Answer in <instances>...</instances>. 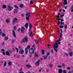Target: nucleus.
Wrapping results in <instances>:
<instances>
[{
	"instance_id": "56",
	"label": "nucleus",
	"mask_w": 73,
	"mask_h": 73,
	"mask_svg": "<svg viewBox=\"0 0 73 73\" xmlns=\"http://www.w3.org/2000/svg\"><path fill=\"white\" fill-rule=\"evenodd\" d=\"M60 31L62 33H63V32L62 31V30L61 29H60Z\"/></svg>"
},
{
	"instance_id": "58",
	"label": "nucleus",
	"mask_w": 73,
	"mask_h": 73,
	"mask_svg": "<svg viewBox=\"0 0 73 73\" xmlns=\"http://www.w3.org/2000/svg\"><path fill=\"white\" fill-rule=\"evenodd\" d=\"M20 29L19 28L17 29L18 31H20Z\"/></svg>"
},
{
	"instance_id": "11",
	"label": "nucleus",
	"mask_w": 73,
	"mask_h": 73,
	"mask_svg": "<svg viewBox=\"0 0 73 73\" xmlns=\"http://www.w3.org/2000/svg\"><path fill=\"white\" fill-rule=\"evenodd\" d=\"M62 69L60 68L58 70V73H62Z\"/></svg>"
},
{
	"instance_id": "3",
	"label": "nucleus",
	"mask_w": 73,
	"mask_h": 73,
	"mask_svg": "<svg viewBox=\"0 0 73 73\" xmlns=\"http://www.w3.org/2000/svg\"><path fill=\"white\" fill-rule=\"evenodd\" d=\"M29 14V15L28 17H26V20L27 21H29V17H31V14H30V13H27L26 14V16H28V15Z\"/></svg>"
},
{
	"instance_id": "40",
	"label": "nucleus",
	"mask_w": 73,
	"mask_h": 73,
	"mask_svg": "<svg viewBox=\"0 0 73 73\" xmlns=\"http://www.w3.org/2000/svg\"><path fill=\"white\" fill-rule=\"evenodd\" d=\"M49 66H50V67H52V66H53V64H50Z\"/></svg>"
},
{
	"instance_id": "19",
	"label": "nucleus",
	"mask_w": 73,
	"mask_h": 73,
	"mask_svg": "<svg viewBox=\"0 0 73 73\" xmlns=\"http://www.w3.org/2000/svg\"><path fill=\"white\" fill-rule=\"evenodd\" d=\"M30 36L31 37H33V34H32V32H31L30 33Z\"/></svg>"
},
{
	"instance_id": "52",
	"label": "nucleus",
	"mask_w": 73,
	"mask_h": 73,
	"mask_svg": "<svg viewBox=\"0 0 73 73\" xmlns=\"http://www.w3.org/2000/svg\"><path fill=\"white\" fill-rule=\"evenodd\" d=\"M56 17H57V19H58V18H59V17H60V16H59V15H58V16L57 15L56 16Z\"/></svg>"
},
{
	"instance_id": "1",
	"label": "nucleus",
	"mask_w": 73,
	"mask_h": 73,
	"mask_svg": "<svg viewBox=\"0 0 73 73\" xmlns=\"http://www.w3.org/2000/svg\"><path fill=\"white\" fill-rule=\"evenodd\" d=\"M58 43H55V44H54L53 45V46L54 49V50H55L56 52H57V51L58 49L57 50L56 49L58 48Z\"/></svg>"
},
{
	"instance_id": "4",
	"label": "nucleus",
	"mask_w": 73,
	"mask_h": 73,
	"mask_svg": "<svg viewBox=\"0 0 73 73\" xmlns=\"http://www.w3.org/2000/svg\"><path fill=\"white\" fill-rule=\"evenodd\" d=\"M7 8L8 11H12L13 9V8L12 7L10 6L9 5H7Z\"/></svg>"
},
{
	"instance_id": "23",
	"label": "nucleus",
	"mask_w": 73,
	"mask_h": 73,
	"mask_svg": "<svg viewBox=\"0 0 73 73\" xmlns=\"http://www.w3.org/2000/svg\"><path fill=\"white\" fill-rule=\"evenodd\" d=\"M43 58H44L46 60V59H47V56H46L45 55L44 56Z\"/></svg>"
},
{
	"instance_id": "25",
	"label": "nucleus",
	"mask_w": 73,
	"mask_h": 73,
	"mask_svg": "<svg viewBox=\"0 0 73 73\" xmlns=\"http://www.w3.org/2000/svg\"><path fill=\"white\" fill-rule=\"evenodd\" d=\"M59 27L60 28H64V26L60 25L59 26Z\"/></svg>"
},
{
	"instance_id": "49",
	"label": "nucleus",
	"mask_w": 73,
	"mask_h": 73,
	"mask_svg": "<svg viewBox=\"0 0 73 73\" xmlns=\"http://www.w3.org/2000/svg\"><path fill=\"white\" fill-rule=\"evenodd\" d=\"M2 45H5V43L4 42H2Z\"/></svg>"
},
{
	"instance_id": "33",
	"label": "nucleus",
	"mask_w": 73,
	"mask_h": 73,
	"mask_svg": "<svg viewBox=\"0 0 73 73\" xmlns=\"http://www.w3.org/2000/svg\"><path fill=\"white\" fill-rule=\"evenodd\" d=\"M31 47L30 45H29L27 46V49H29Z\"/></svg>"
},
{
	"instance_id": "16",
	"label": "nucleus",
	"mask_w": 73,
	"mask_h": 73,
	"mask_svg": "<svg viewBox=\"0 0 73 73\" xmlns=\"http://www.w3.org/2000/svg\"><path fill=\"white\" fill-rule=\"evenodd\" d=\"M69 54L70 56V57L72 56H73V52H70L69 53Z\"/></svg>"
},
{
	"instance_id": "46",
	"label": "nucleus",
	"mask_w": 73,
	"mask_h": 73,
	"mask_svg": "<svg viewBox=\"0 0 73 73\" xmlns=\"http://www.w3.org/2000/svg\"><path fill=\"white\" fill-rule=\"evenodd\" d=\"M2 53H3V55H5V52H2Z\"/></svg>"
},
{
	"instance_id": "29",
	"label": "nucleus",
	"mask_w": 73,
	"mask_h": 73,
	"mask_svg": "<svg viewBox=\"0 0 73 73\" xmlns=\"http://www.w3.org/2000/svg\"><path fill=\"white\" fill-rule=\"evenodd\" d=\"M4 65L5 66L6 65H7V62H4Z\"/></svg>"
},
{
	"instance_id": "32",
	"label": "nucleus",
	"mask_w": 73,
	"mask_h": 73,
	"mask_svg": "<svg viewBox=\"0 0 73 73\" xmlns=\"http://www.w3.org/2000/svg\"><path fill=\"white\" fill-rule=\"evenodd\" d=\"M9 65V66H11L12 65V63H11V62H10L8 63Z\"/></svg>"
},
{
	"instance_id": "62",
	"label": "nucleus",
	"mask_w": 73,
	"mask_h": 73,
	"mask_svg": "<svg viewBox=\"0 0 73 73\" xmlns=\"http://www.w3.org/2000/svg\"><path fill=\"white\" fill-rule=\"evenodd\" d=\"M2 33H2V32H0V35H2Z\"/></svg>"
},
{
	"instance_id": "31",
	"label": "nucleus",
	"mask_w": 73,
	"mask_h": 73,
	"mask_svg": "<svg viewBox=\"0 0 73 73\" xmlns=\"http://www.w3.org/2000/svg\"><path fill=\"white\" fill-rule=\"evenodd\" d=\"M1 52H5V50L3 49H1Z\"/></svg>"
},
{
	"instance_id": "12",
	"label": "nucleus",
	"mask_w": 73,
	"mask_h": 73,
	"mask_svg": "<svg viewBox=\"0 0 73 73\" xmlns=\"http://www.w3.org/2000/svg\"><path fill=\"white\" fill-rule=\"evenodd\" d=\"M25 50V53L26 54H28V50L27 48H26Z\"/></svg>"
},
{
	"instance_id": "50",
	"label": "nucleus",
	"mask_w": 73,
	"mask_h": 73,
	"mask_svg": "<svg viewBox=\"0 0 73 73\" xmlns=\"http://www.w3.org/2000/svg\"><path fill=\"white\" fill-rule=\"evenodd\" d=\"M64 16V15H61L60 16V18H61V17H62Z\"/></svg>"
},
{
	"instance_id": "26",
	"label": "nucleus",
	"mask_w": 73,
	"mask_h": 73,
	"mask_svg": "<svg viewBox=\"0 0 73 73\" xmlns=\"http://www.w3.org/2000/svg\"><path fill=\"white\" fill-rule=\"evenodd\" d=\"M8 39V37L6 36L4 38V40H7Z\"/></svg>"
},
{
	"instance_id": "42",
	"label": "nucleus",
	"mask_w": 73,
	"mask_h": 73,
	"mask_svg": "<svg viewBox=\"0 0 73 73\" xmlns=\"http://www.w3.org/2000/svg\"><path fill=\"white\" fill-rule=\"evenodd\" d=\"M67 69L68 70H70V68L69 67H67Z\"/></svg>"
},
{
	"instance_id": "38",
	"label": "nucleus",
	"mask_w": 73,
	"mask_h": 73,
	"mask_svg": "<svg viewBox=\"0 0 73 73\" xmlns=\"http://www.w3.org/2000/svg\"><path fill=\"white\" fill-rule=\"evenodd\" d=\"M57 68H62V66L60 65H58L57 66Z\"/></svg>"
},
{
	"instance_id": "41",
	"label": "nucleus",
	"mask_w": 73,
	"mask_h": 73,
	"mask_svg": "<svg viewBox=\"0 0 73 73\" xmlns=\"http://www.w3.org/2000/svg\"><path fill=\"white\" fill-rule=\"evenodd\" d=\"M2 36H3V37H4V36H5V34L4 33H3L2 34Z\"/></svg>"
},
{
	"instance_id": "47",
	"label": "nucleus",
	"mask_w": 73,
	"mask_h": 73,
	"mask_svg": "<svg viewBox=\"0 0 73 73\" xmlns=\"http://www.w3.org/2000/svg\"><path fill=\"white\" fill-rule=\"evenodd\" d=\"M71 9H73V5H72L70 8Z\"/></svg>"
},
{
	"instance_id": "63",
	"label": "nucleus",
	"mask_w": 73,
	"mask_h": 73,
	"mask_svg": "<svg viewBox=\"0 0 73 73\" xmlns=\"http://www.w3.org/2000/svg\"><path fill=\"white\" fill-rule=\"evenodd\" d=\"M68 73H72V71H69L68 72Z\"/></svg>"
},
{
	"instance_id": "61",
	"label": "nucleus",
	"mask_w": 73,
	"mask_h": 73,
	"mask_svg": "<svg viewBox=\"0 0 73 73\" xmlns=\"http://www.w3.org/2000/svg\"><path fill=\"white\" fill-rule=\"evenodd\" d=\"M58 21H60V19L59 18H58Z\"/></svg>"
},
{
	"instance_id": "36",
	"label": "nucleus",
	"mask_w": 73,
	"mask_h": 73,
	"mask_svg": "<svg viewBox=\"0 0 73 73\" xmlns=\"http://www.w3.org/2000/svg\"><path fill=\"white\" fill-rule=\"evenodd\" d=\"M35 57H38V55L36 53H35Z\"/></svg>"
},
{
	"instance_id": "57",
	"label": "nucleus",
	"mask_w": 73,
	"mask_h": 73,
	"mask_svg": "<svg viewBox=\"0 0 73 73\" xmlns=\"http://www.w3.org/2000/svg\"><path fill=\"white\" fill-rule=\"evenodd\" d=\"M58 25H60V21H58Z\"/></svg>"
},
{
	"instance_id": "10",
	"label": "nucleus",
	"mask_w": 73,
	"mask_h": 73,
	"mask_svg": "<svg viewBox=\"0 0 73 73\" xmlns=\"http://www.w3.org/2000/svg\"><path fill=\"white\" fill-rule=\"evenodd\" d=\"M24 50H20L19 51V53H20V54H23V53H24Z\"/></svg>"
},
{
	"instance_id": "14",
	"label": "nucleus",
	"mask_w": 73,
	"mask_h": 73,
	"mask_svg": "<svg viewBox=\"0 0 73 73\" xmlns=\"http://www.w3.org/2000/svg\"><path fill=\"white\" fill-rule=\"evenodd\" d=\"M17 20V19L16 18H14L13 21V24H14V23H15V21H16V20Z\"/></svg>"
},
{
	"instance_id": "43",
	"label": "nucleus",
	"mask_w": 73,
	"mask_h": 73,
	"mask_svg": "<svg viewBox=\"0 0 73 73\" xmlns=\"http://www.w3.org/2000/svg\"><path fill=\"white\" fill-rule=\"evenodd\" d=\"M63 73H66V71L65 70H63Z\"/></svg>"
},
{
	"instance_id": "9",
	"label": "nucleus",
	"mask_w": 73,
	"mask_h": 73,
	"mask_svg": "<svg viewBox=\"0 0 73 73\" xmlns=\"http://www.w3.org/2000/svg\"><path fill=\"white\" fill-rule=\"evenodd\" d=\"M28 23L27 22L25 24V25L24 26V27H26V29H28Z\"/></svg>"
},
{
	"instance_id": "15",
	"label": "nucleus",
	"mask_w": 73,
	"mask_h": 73,
	"mask_svg": "<svg viewBox=\"0 0 73 73\" xmlns=\"http://www.w3.org/2000/svg\"><path fill=\"white\" fill-rule=\"evenodd\" d=\"M6 55H7V56H9V55H10V54L9 53V52L7 51L6 52Z\"/></svg>"
},
{
	"instance_id": "24",
	"label": "nucleus",
	"mask_w": 73,
	"mask_h": 73,
	"mask_svg": "<svg viewBox=\"0 0 73 73\" xmlns=\"http://www.w3.org/2000/svg\"><path fill=\"white\" fill-rule=\"evenodd\" d=\"M20 8H23L24 7V6L22 4H21L20 5Z\"/></svg>"
},
{
	"instance_id": "6",
	"label": "nucleus",
	"mask_w": 73,
	"mask_h": 73,
	"mask_svg": "<svg viewBox=\"0 0 73 73\" xmlns=\"http://www.w3.org/2000/svg\"><path fill=\"white\" fill-rule=\"evenodd\" d=\"M23 41L24 42H26L28 41V38L27 37H25L23 39Z\"/></svg>"
},
{
	"instance_id": "7",
	"label": "nucleus",
	"mask_w": 73,
	"mask_h": 73,
	"mask_svg": "<svg viewBox=\"0 0 73 73\" xmlns=\"http://www.w3.org/2000/svg\"><path fill=\"white\" fill-rule=\"evenodd\" d=\"M25 29L23 27H22L21 28V33H24Z\"/></svg>"
},
{
	"instance_id": "39",
	"label": "nucleus",
	"mask_w": 73,
	"mask_h": 73,
	"mask_svg": "<svg viewBox=\"0 0 73 73\" xmlns=\"http://www.w3.org/2000/svg\"><path fill=\"white\" fill-rule=\"evenodd\" d=\"M62 66H63V67H65V64H64V63H62Z\"/></svg>"
},
{
	"instance_id": "53",
	"label": "nucleus",
	"mask_w": 73,
	"mask_h": 73,
	"mask_svg": "<svg viewBox=\"0 0 73 73\" xmlns=\"http://www.w3.org/2000/svg\"><path fill=\"white\" fill-rule=\"evenodd\" d=\"M60 21H62V22L64 21V19H61Z\"/></svg>"
},
{
	"instance_id": "5",
	"label": "nucleus",
	"mask_w": 73,
	"mask_h": 73,
	"mask_svg": "<svg viewBox=\"0 0 73 73\" xmlns=\"http://www.w3.org/2000/svg\"><path fill=\"white\" fill-rule=\"evenodd\" d=\"M12 33L13 36L14 37H16V33H15V31L14 30L12 31Z\"/></svg>"
},
{
	"instance_id": "21",
	"label": "nucleus",
	"mask_w": 73,
	"mask_h": 73,
	"mask_svg": "<svg viewBox=\"0 0 73 73\" xmlns=\"http://www.w3.org/2000/svg\"><path fill=\"white\" fill-rule=\"evenodd\" d=\"M61 5L63 7H64L65 9H67V7H66V6H65H65L64 5H63V4H62V3H61Z\"/></svg>"
},
{
	"instance_id": "27",
	"label": "nucleus",
	"mask_w": 73,
	"mask_h": 73,
	"mask_svg": "<svg viewBox=\"0 0 73 73\" xmlns=\"http://www.w3.org/2000/svg\"><path fill=\"white\" fill-rule=\"evenodd\" d=\"M32 24L31 23H30V25H29V28H30V29H31L32 28Z\"/></svg>"
},
{
	"instance_id": "35",
	"label": "nucleus",
	"mask_w": 73,
	"mask_h": 73,
	"mask_svg": "<svg viewBox=\"0 0 73 73\" xmlns=\"http://www.w3.org/2000/svg\"><path fill=\"white\" fill-rule=\"evenodd\" d=\"M26 66L27 68H31V66L30 65H26Z\"/></svg>"
},
{
	"instance_id": "37",
	"label": "nucleus",
	"mask_w": 73,
	"mask_h": 73,
	"mask_svg": "<svg viewBox=\"0 0 73 73\" xmlns=\"http://www.w3.org/2000/svg\"><path fill=\"white\" fill-rule=\"evenodd\" d=\"M68 27L67 26V25H64V28H65V29H67V28Z\"/></svg>"
},
{
	"instance_id": "2",
	"label": "nucleus",
	"mask_w": 73,
	"mask_h": 73,
	"mask_svg": "<svg viewBox=\"0 0 73 73\" xmlns=\"http://www.w3.org/2000/svg\"><path fill=\"white\" fill-rule=\"evenodd\" d=\"M29 52L30 54H33L35 53V51L34 49L32 48H30L29 50Z\"/></svg>"
},
{
	"instance_id": "44",
	"label": "nucleus",
	"mask_w": 73,
	"mask_h": 73,
	"mask_svg": "<svg viewBox=\"0 0 73 73\" xmlns=\"http://www.w3.org/2000/svg\"><path fill=\"white\" fill-rule=\"evenodd\" d=\"M42 54H44V51L42 50Z\"/></svg>"
},
{
	"instance_id": "28",
	"label": "nucleus",
	"mask_w": 73,
	"mask_h": 73,
	"mask_svg": "<svg viewBox=\"0 0 73 73\" xmlns=\"http://www.w3.org/2000/svg\"><path fill=\"white\" fill-rule=\"evenodd\" d=\"M61 39L60 38L59 40H57L56 42H59V41H61Z\"/></svg>"
},
{
	"instance_id": "17",
	"label": "nucleus",
	"mask_w": 73,
	"mask_h": 73,
	"mask_svg": "<svg viewBox=\"0 0 73 73\" xmlns=\"http://www.w3.org/2000/svg\"><path fill=\"white\" fill-rule=\"evenodd\" d=\"M6 23H9L10 21L9 20V19H7L6 20Z\"/></svg>"
},
{
	"instance_id": "34",
	"label": "nucleus",
	"mask_w": 73,
	"mask_h": 73,
	"mask_svg": "<svg viewBox=\"0 0 73 73\" xmlns=\"http://www.w3.org/2000/svg\"><path fill=\"white\" fill-rule=\"evenodd\" d=\"M15 49H16L17 52V53H18L19 52V49H18V48H15Z\"/></svg>"
},
{
	"instance_id": "59",
	"label": "nucleus",
	"mask_w": 73,
	"mask_h": 73,
	"mask_svg": "<svg viewBox=\"0 0 73 73\" xmlns=\"http://www.w3.org/2000/svg\"><path fill=\"white\" fill-rule=\"evenodd\" d=\"M11 42H15V40H13L11 41Z\"/></svg>"
},
{
	"instance_id": "8",
	"label": "nucleus",
	"mask_w": 73,
	"mask_h": 73,
	"mask_svg": "<svg viewBox=\"0 0 73 73\" xmlns=\"http://www.w3.org/2000/svg\"><path fill=\"white\" fill-rule=\"evenodd\" d=\"M64 2L63 3V5H65L66 4H68V2H67V0H64Z\"/></svg>"
},
{
	"instance_id": "13",
	"label": "nucleus",
	"mask_w": 73,
	"mask_h": 73,
	"mask_svg": "<svg viewBox=\"0 0 73 73\" xmlns=\"http://www.w3.org/2000/svg\"><path fill=\"white\" fill-rule=\"evenodd\" d=\"M39 64H40V62L38 61L36 62L35 63V64L36 66H38L39 65Z\"/></svg>"
},
{
	"instance_id": "45",
	"label": "nucleus",
	"mask_w": 73,
	"mask_h": 73,
	"mask_svg": "<svg viewBox=\"0 0 73 73\" xmlns=\"http://www.w3.org/2000/svg\"><path fill=\"white\" fill-rule=\"evenodd\" d=\"M21 44H23V43H24V41L22 40L21 41Z\"/></svg>"
},
{
	"instance_id": "48",
	"label": "nucleus",
	"mask_w": 73,
	"mask_h": 73,
	"mask_svg": "<svg viewBox=\"0 0 73 73\" xmlns=\"http://www.w3.org/2000/svg\"><path fill=\"white\" fill-rule=\"evenodd\" d=\"M30 4H33V1H31L30 2Z\"/></svg>"
},
{
	"instance_id": "60",
	"label": "nucleus",
	"mask_w": 73,
	"mask_h": 73,
	"mask_svg": "<svg viewBox=\"0 0 73 73\" xmlns=\"http://www.w3.org/2000/svg\"><path fill=\"white\" fill-rule=\"evenodd\" d=\"M66 56H67V57H68V54L66 53Z\"/></svg>"
},
{
	"instance_id": "54",
	"label": "nucleus",
	"mask_w": 73,
	"mask_h": 73,
	"mask_svg": "<svg viewBox=\"0 0 73 73\" xmlns=\"http://www.w3.org/2000/svg\"><path fill=\"white\" fill-rule=\"evenodd\" d=\"M14 30H16V27L15 26H14Z\"/></svg>"
},
{
	"instance_id": "64",
	"label": "nucleus",
	"mask_w": 73,
	"mask_h": 73,
	"mask_svg": "<svg viewBox=\"0 0 73 73\" xmlns=\"http://www.w3.org/2000/svg\"><path fill=\"white\" fill-rule=\"evenodd\" d=\"M62 11V10L61 9H60L59 10V12H61Z\"/></svg>"
},
{
	"instance_id": "20",
	"label": "nucleus",
	"mask_w": 73,
	"mask_h": 73,
	"mask_svg": "<svg viewBox=\"0 0 73 73\" xmlns=\"http://www.w3.org/2000/svg\"><path fill=\"white\" fill-rule=\"evenodd\" d=\"M2 8H7V6L5 5H4L2 6Z\"/></svg>"
},
{
	"instance_id": "51",
	"label": "nucleus",
	"mask_w": 73,
	"mask_h": 73,
	"mask_svg": "<svg viewBox=\"0 0 73 73\" xmlns=\"http://www.w3.org/2000/svg\"><path fill=\"white\" fill-rule=\"evenodd\" d=\"M36 42V43L37 44H38V41L37 40H35Z\"/></svg>"
},
{
	"instance_id": "30",
	"label": "nucleus",
	"mask_w": 73,
	"mask_h": 73,
	"mask_svg": "<svg viewBox=\"0 0 73 73\" xmlns=\"http://www.w3.org/2000/svg\"><path fill=\"white\" fill-rule=\"evenodd\" d=\"M49 54H50V53H49V52H48V53L46 54V55L47 57H48Z\"/></svg>"
},
{
	"instance_id": "55",
	"label": "nucleus",
	"mask_w": 73,
	"mask_h": 73,
	"mask_svg": "<svg viewBox=\"0 0 73 73\" xmlns=\"http://www.w3.org/2000/svg\"><path fill=\"white\" fill-rule=\"evenodd\" d=\"M21 16L22 17H24V14H21Z\"/></svg>"
},
{
	"instance_id": "22",
	"label": "nucleus",
	"mask_w": 73,
	"mask_h": 73,
	"mask_svg": "<svg viewBox=\"0 0 73 73\" xmlns=\"http://www.w3.org/2000/svg\"><path fill=\"white\" fill-rule=\"evenodd\" d=\"M14 7L15 8H16V9H18L19 8V7H18V6L15 5H14Z\"/></svg>"
},
{
	"instance_id": "18",
	"label": "nucleus",
	"mask_w": 73,
	"mask_h": 73,
	"mask_svg": "<svg viewBox=\"0 0 73 73\" xmlns=\"http://www.w3.org/2000/svg\"><path fill=\"white\" fill-rule=\"evenodd\" d=\"M17 11H18L17 10V9H15L14 11V13H17Z\"/></svg>"
}]
</instances>
